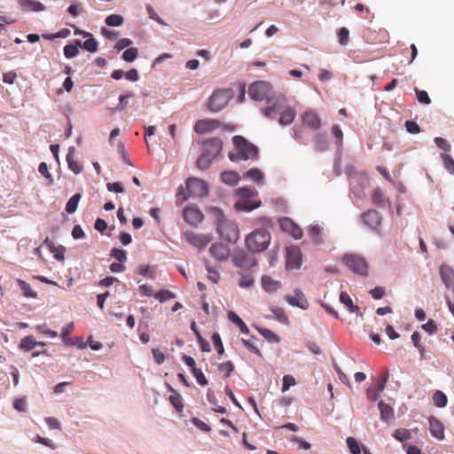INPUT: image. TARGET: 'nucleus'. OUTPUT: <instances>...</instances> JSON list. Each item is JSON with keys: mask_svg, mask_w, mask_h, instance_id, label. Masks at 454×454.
Segmentation results:
<instances>
[{"mask_svg": "<svg viewBox=\"0 0 454 454\" xmlns=\"http://www.w3.org/2000/svg\"><path fill=\"white\" fill-rule=\"evenodd\" d=\"M207 212L215 219L220 237L230 243H236L239 238V230L237 223L228 219L219 207H211Z\"/></svg>", "mask_w": 454, "mask_h": 454, "instance_id": "1", "label": "nucleus"}, {"mask_svg": "<svg viewBox=\"0 0 454 454\" xmlns=\"http://www.w3.org/2000/svg\"><path fill=\"white\" fill-rule=\"evenodd\" d=\"M234 150L229 153V159L233 161L255 160L258 157V148L241 136L232 137Z\"/></svg>", "mask_w": 454, "mask_h": 454, "instance_id": "2", "label": "nucleus"}, {"mask_svg": "<svg viewBox=\"0 0 454 454\" xmlns=\"http://www.w3.org/2000/svg\"><path fill=\"white\" fill-rule=\"evenodd\" d=\"M239 200L234 207L238 211L250 212L261 206V200H257V192L254 189L241 187L236 191Z\"/></svg>", "mask_w": 454, "mask_h": 454, "instance_id": "3", "label": "nucleus"}, {"mask_svg": "<svg viewBox=\"0 0 454 454\" xmlns=\"http://www.w3.org/2000/svg\"><path fill=\"white\" fill-rule=\"evenodd\" d=\"M270 233L265 229H257L246 238V246L252 253H261L270 244Z\"/></svg>", "mask_w": 454, "mask_h": 454, "instance_id": "4", "label": "nucleus"}, {"mask_svg": "<svg viewBox=\"0 0 454 454\" xmlns=\"http://www.w3.org/2000/svg\"><path fill=\"white\" fill-rule=\"evenodd\" d=\"M262 113L270 119L280 114L279 123L284 126L291 124L296 116V111L293 107L285 106L281 102H276L272 106L263 108Z\"/></svg>", "mask_w": 454, "mask_h": 454, "instance_id": "5", "label": "nucleus"}, {"mask_svg": "<svg viewBox=\"0 0 454 454\" xmlns=\"http://www.w3.org/2000/svg\"><path fill=\"white\" fill-rule=\"evenodd\" d=\"M271 94V85L264 81L255 82L248 88L249 97L256 101L269 100Z\"/></svg>", "mask_w": 454, "mask_h": 454, "instance_id": "6", "label": "nucleus"}, {"mask_svg": "<svg viewBox=\"0 0 454 454\" xmlns=\"http://www.w3.org/2000/svg\"><path fill=\"white\" fill-rule=\"evenodd\" d=\"M230 98L228 90H216L208 99V109L212 112H219L228 105Z\"/></svg>", "mask_w": 454, "mask_h": 454, "instance_id": "7", "label": "nucleus"}, {"mask_svg": "<svg viewBox=\"0 0 454 454\" xmlns=\"http://www.w3.org/2000/svg\"><path fill=\"white\" fill-rule=\"evenodd\" d=\"M343 262L353 272L361 276H367L368 264L364 258L357 254H346L343 257Z\"/></svg>", "mask_w": 454, "mask_h": 454, "instance_id": "8", "label": "nucleus"}, {"mask_svg": "<svg viewBox=\"0 0 454 454\" xmlns=\"http://www.w3.org/2000/svg\"><path fill=\"white\" fill-rule=\"evenodd\" d=\"M186 189L190 196L197 198L205 197L208 192L207 184L196 177H189L186 180Z\"/></svg>", "mask_w": 454, "mask_h": 454, "instance_id": "9", "label": "nucleus"}, {"mask_svg": "<svg viewBox=\"0 0 454 454\" xmlns=\"http://www.w3.org/2000/svg\"><path fill=\"white\" fill-rule=\"evenodd\" d=\"M183 216L187 223L193 226H197L204 219L203 213L196 206H187L184 207Z\"/></svg>", "mask_w": 454, "mask_h": 454, "instance_id": "10", "label": "nucleus"}, {"mask_svg": "<svg viewBox=\"0 0 454 454\" xmlns=\"http://www.w3.org/2000/svg\"><path fill=\"white\" fill-rule=\"evenodd\" d=\"M301 252L299 247H287L286 264L288 270L299 269L301 265Z\"/></svg>", "mask_w": 454, "mask_h": 454, "instance_id": "11", "label": "nucleus"}, {"mask_svg": "<svg viewBox=\"0 0 454 454\" xmlns=\"http://www.w3.org/2000/svg\"><path fill=\"white\" fill-rule=\"evenodd\" d=\"M301 120L302 124L313 131H317L321 127V119L313 110H308L301 114Z\"/></svg>", "mask_w": 454, "mask_h": 454, "instance_id": "12", "label": "nucleus"}, {"mask_svg": "<svg viewBox=\"0 0 454 454\" xmlns=\"http://www.w3.org/2000/svg\"><path fill=\"white\" fill-rule=\"evenodd\" d=\"M185 240L192 246L202 249L210 242L211 238L207 235L197 234L192 231L184 233Z\"/></svg>", "mask_w": 454, "mask_h": 454, "instance_id": "13", "label": "nucleus"}, {"mask_svg": "<svg viewBox=\"0 0 454 454\" xmlns=\"http://www.w3.org/2000/svg\"><path fill=\"white\" fill-rule=\"evenodd\" d=\"M279 224L284 231L289 233L295 239H300L303 235L301 228L287 217L282 218Z\"/></svg>", "mask_w": 454, "mask_h": 454, "instance_id": "14", "label": "nucleus"}, {"mask_svg": "<svg viewBox=\"0 0 454 454\" xmlns=\"http://www.w3.org/2000/svg\"><path fill=\"white\" fill-rule=\"evenodd\" d=\"M223 149V141L218 137L207 139L204 142V153H207L215 159Z\"/></svg>", "mask_w": 454, "mask_h": 454, "instance_id": "15", "label": "nucleus"}, {"mask_svg": "<svg viewBox=\"0 0 454 454\" xmlns=\"http://www.w3.org/2000/svg\"><path fill=\"white\" fill-rule=\"evenodd\" d=\"M220 126L221 122L217 120H199L194 125V131L198 134H206L219 128Z\"/></svg>", "mask_w": 454, "mask_h": 454, "instance_id": "16", "label": "nucleus"}, {"mask_svg": "<svg viewBox=\"0 0 454 454\" xmlns=\"http://www.w3.org/2000/svg\"><path fill=\"white\" fill-rule=\"evenodd\" d=\"M286 301L290 305L296 306L301 309H307L309 308V301L300 289H295L294 294L287 295Z\"/></svg>", "mask_w": 454, "mask_h": 454, "instance_id": "17", "label": "nucleus"}, {"mask_svg": "<svg viewBox=\"0 0 454 454\" xmlns=\"http://www.w3.org/2000/svg\"><path fill=\"white\" fill-rule=\"evenodd\" d=\"M233 262L236 266L240 268H252L256 264L255 258L245 252L237 253L233 256Z\"/></svg>", "mask_w": 454, "mask_h": 454, "instance_id": "18", "label": "nucleus"}, {"mask_svg": "<svg viewBox=\"0 0 454 454\" xmlns=\"http://www.w3.org/2000/svg\"><path fill=\"white\" fill-rule=\"evenodd\" d=\"M209 251L211 255L218 261L227 260L230 256V248L222 243L212 244Z\"/></svg>", "mask_w": 454, "mask_h": 454, "instance_id": "19", "label": "nucleus"}, {"mask_svg": "<svg viewBox=\"0 0 454 454\" xmlns=\"http://www.w3.org/2000/svg\"><path fill=\"white\" fill-rule=\"evenodd\" d=\"M364 223L370 228L375 230L381 223V218L378 211L370 209L363 215Z\"/></svg>", "mask_w": 454, "mask_h": 454, "instance_id": "20", "label": "nucleus"}, {"mask_svg": "<svg viewBox=\"0 0 454 454\" xmlns=\"http://www.w3.org/2000/svg\"><path fill=\"white\" fill-rule=\"evenodd\" d=\"M429 430L436 439L442 440L444 438V427L439 419L434 417L429 419Z\"/></svg>", "mask_w": 454, "mask_h": 454, "instance_id": "21", "label": "nucleus"}, {"mask_svg": "<svg viewBox=\"0 0 454 454\" xmlns=\"http://www.w3.org/2000/svg\"><path fill=\"white\" fill-rule=\"evenodd\" d=\"M19 4L25 11L41 12L44 10V5L35 0H18Z\"/></svg>", "mask_w": 454, "mask_h": 454, "instance_id": "22", "label": "nucleus"}, {"mask_svg": "<svg viewBox=\"0 0 454 454\" xmlns=\"http://www.w3.org/2000/svg\"><path fill=\"white\" fill-rule=\"evenodd\" d=\"M441 276L442 281L448 288L454 287V270L450 267H441Z\"/></svg>", "mask_w": 454, "mask_h": 454, "instance_id": "23", "label": "nucleus"}, {"mask_svg": "<svg viewBox=\"0 0 454 454\" xmlns=\"http://www.w3.org/2000/svg\"><path fill=\"white\" fill-rule=\"evenodd\" d=\"M221 179L224 184H226L228 185L234 186V185L238 184V183L240 179V176L238 172L233 171V170H229V171H223L221 174Z\"/></svg>", "mask_w": 454, "mask_h": 454, "instance_id": "24", "label": "nucleus"}, {"mask_svg": "<svg viewBox=\"0 0 454 454\" xmlns=\"http://www.w3.org/2000/svg\"><path fill=\"white\" fill-rule=\"evenodd\" d=\"M340 301L343 303L350 313L360 314L359 307L353 304L351 297L346 292H341L340 294Z\"/></svg>", "mask_w": 454, "mask_h": 454, "instance_id": "25", "label": "nucleus"}, {"mask_svg": "<svg viewBox=\"0 0 454 454\" xmlns=\"http://www.w3.org/2000/svg\"><path fill=\"white\" fill-rule=\"evenodd\" d=\"M262 286L266 292H274L280 288L281 284L270 276H262Z\"/></svg>", "mask_w": 454, "mask_h": 454, "instance_id": "26", "label": "nucleus"}, {"mask_svg": "<svg viewBox=\"0 0 454 454\" xmlns=\"http://www.w3.org/2000/svg\"><path fill=\"white\" fill-rule=\"evenodd\" d=\"M86 38L87 39L83 43L76 40L75 43L90 52H96L98 51V42L94 39L92 34H90V36H87Z\"/></svg>", "mask_w": 454, "mask_h": 454, "instance_id": "27", "label": "nucleus"}, {"mask_svg": "<svg viewBox=\"0 0 454 454\" xmlns=\"http://www.w3.org/2000/svg\"><path fill=\"white\" fill-rule=\"evenodd\" d=\"M378 407H379V410H380V418L382 420H385V421H389L390 419H393L394 417V411H393V408L385 403L384 402L380 401L379 403H378Z\"/></svg>", "mask_w": 454, "mask_h": 454, "instance_id": "28", "label": "nucleus"}, {"mask_svg": "<svg viewBox=\"0 0 454 454\" xmlns=\"http://www.w3.org/2000/svg\"><path fill=\"white\" fill-rule=\"evenodd\" d=\"M228 319L236 325L241 333L247 334L249 333V329L244 321L233 311H230L228 313Z\"/></svg>", "mask_w": 454, "mask_h": 454, "instance_id": "29", "label": "nucleus"}, {"mask_svg": "<svg viewBox=\"0 0 454 454\" xmlns=\"http://www.w3.org/2000/svg\"><path fill=\"white\" fill-rule=\"evenodd\" d=\"M37 345H42L43 346L44 343L43 342H37L35 340V339L33 337V336H27L25 338H23L21 340H20V347L23 349H26V350H31L33 348H35Z\"/></svg>", "mask_w": 454, "mask_h": 454, "instance_id": "30", "label": "nucleus"}, {"mask_svg": "<svg viewBox=\"0 0 454 454\" xmlns=\"http://www.w3.org/2000/svg\"><path fill=\"white\" fill-rule=\"evenodd\" d=\"M17 284L21 289L23 295L27 298H35L37 296L36 292H35L30 285L22 279H17Z\"/></svg>", "mask_w": 454, "mask_h": 454, "instance_id": "31", "label": "nucleus"}, {"mask_svg": "<svg viewBox=\"0 0 454 454\" xmlns=\"http://www.w3.org/2000/svg\"><path fill=\"white\" fill-rule=\"evenodd\" d=\"M321 233L322 228L317 224L311 225L309 228V235L315 244H320L322 242Z\"/></svg>", "mask_w": 454, "mask_h": 454, "instance_id": "32", "label": "nucleus"}, {"mask_svg": "<svg viewBox=\"0 0 454 454\" xmlns=\"http://www.w3.org/2000/svg\"><path fill=\"white\" fill-rule=\"evenodd\" d=\"M81 197L80 193H75L68 200L66 205V211L68 214H73L76 211Z\"/></svg>", "mask_w": 454, "mask_h": 454, "instance_id": "33", "label": "nucleus"}, {"mask_svg": "<svg viewBox=\"0 0 454 454\" xmlns=\"http://www.w3.org/2000/svg\"><path fill=\"white\" fill-rule=\"evenodd\" d=\"M214 160L213 157L203 153L197 160V167L201 170L207 169Z\"/></svg>", "mask_w": 454, "mask_h": 454, "instance_id": "34", "label": "nucleus"}, {"mask_svg": "<svg viewBox=\"0 0 454 454\" xmlns=\"http://www.w3.org/2000/svg\"><path fill=\"white\" fill-rule=\"evenodd\" d=\"M372 200L377 207H383L386 200L383 192L380 188H376L372 191Z\"/></svg>", "mask_w": 454, "mask_h": 454, "instance_id": "35", "label": "nucleus"}, {"mask_svg": "<svg viewBox=\"0 0 454 454\" xmlns=\"http://www.w3.org/2000/svg\"><path fill=\"white\" fill-rule=\"evenodd\" d=\"M170 390L173 392V395L169 396V402L175 407V409L180 412L184 409L182 397L180 394L176 392L173 388H171Z\"/></svg>", "mask_w": 454, "mask_h": 454, "instance_id": "36", "label": "nucleus"}, {"mask_svg": "<svg viewBox=\"0 0 454 454\" xmlns=\"http://www.w3.org/2000/svg\"><path fill=\"white\" fill-rule=\"evenodd\" d=\"M433 401L435 406L443 408L447 404V396L443 392L437 390L433 395Z\"/></svg>", "mask_w": 454, "mask_h": 454, "instance_id": "37", "label": "nucleus"}, {"mask_svg": "<svg viewBox=\"0 0 454 454\" xmlns=\"http://www.w3.org/2000/svg\"><path fill=\"white\" fill-rule=\"evenodd\" d=\"M67 161L68 168L74 173L79 174L82 170V167L74 160V154L72 152H68L67 154Z\"/></svg>", "mask_w": 454, "mask_h": 454, "instance_id": "38", "label": "nucleus"}, {"mask_svg": "<svg viewBox=\"0 0 454 454\" xmlns=\"http://www.w3.org/2000/svg\"><path fill=\"white\" fill-rule=\"evenodd\" d=\"M73 329H74V323L71 322L67 326H65L61 331L60 335L63 340V342L66 345H73L74 344L72 339L68 336L69 333L73 331Z\"/></svg>", "mask_w": 454, "mask_h": 454, "instance_id": "39", "label": "nucleus"}, {"mask_svg": "<svg viewBox=\"0 0 454 454\" xmlns=\"http://www.w3.org/2000/svg\"><path fill=\"white\" fill-rule=\"evenodd\" d=\"M246 177L250 178L256 183H261L264 177V175L258 168H251L246 173Z\"/></svg>", "mask_w": 454, "mask_h": 454, "instance_id": "40", "label": "nucleus"}, {"mask_svg": "<svg viewBox=\"0 0 454 454\" xmlns=\"http://www.w3.org/2000/svg\"><path fill=\"white\" fill-rule=\"evenodd\" d=\"M123 18L118 14H111L106 17V23L110 27H118L123 23Z\"/></svg>", "mask_w": 454, "mask_h": 454, "instance_id": "41", "label": "nucleus"}, {"mask_svg": "<svg viewBox=\"0 0 454 454\" xmlns=\"http://www.w3.org/2000/svg\"><path fill=\"white\" fill-rule=\"evenodd\" d=\"M137 55L138 50L137 48L130 47L122 53V59L127 62H132L137 59Z\"/></svg>", "mask_w": 454, "mask_h": 454, "instance_id": "42", "label": "nucleus"}, {"mask_svg": "<svg viewBox=\"0 0 454 454\" xmlns=\"http://www.w3.org/2000/svg\"><path fill=\"white\" fill-rule=\"evenodd\" d=\"M79 45L75 44H67L64 47V55L67 59H71L75 57L79 53Z\"/></svg>", "mask_w": 454, "mask_h": 454, "instance_id": "43", "label": "nucleus"}, {"mask_svg": "<svg viewBox=\"0 0 454 454\" xmlns=\"http://www.w3.org/2000/svg\"><path fill=\"white\" fill-rule=\"evenodd\" d=\"M394 437L403 442L411 438V433L408 429L399 428L395 431Z\"/></svg>", "mask_w": 454, "mask_h": 454, "instance_id": "44", "label": "nucleus"}, {"mask_svg": "<svg viewBox=\"0 0 454 454\" xmlns=\"http://www.w3.org/2000/svg\"><path fill=\"white\" fill-rule=\"evenodd\" d=\"M347 445L351 454H360V445L354 437H348L347 439Z\"/></svg>", "mask_w": 454, "mask_h": 454, "instance_id": "45", "label": "nucleus"}, {"mask_svg": "<svg viewBox=\"0 0 454 454\" xmlns=\"http://www.w3.org/2000/svg\"><path fill=\"white\" fill-rule=\"evenodd\" d=\"M153 296L160 302L175 298V294L168 290H160L154 294Z\"/></svg>", "mask_w": 454, "mask_h": 454, "instance_id": "46", "label": "nucleus"}, {"mask_svg": "<svg viewBox=\"0 0 454 454\" xmlns=\"http://www.w3.org/2000/svg\"><path fill=\"white\" fill-rule=\"evenodd\" d=\"M415 93L419 103L425 105H429L431 103V99L426 90H421L418 88H415Z\"/></svg>", "mask_w": 454, "mask_h": 454, "instance_id": "47", "label": "nucleus"}, {"mask_svg": "<svg viewBox=\"0 0 454 454\" xmlns=\"http://www.w3.org/2000/svg\"><path fill=\"white\" fill-rule=\"evenodd\" d=\"M212 341H213V344H214L217 353L220 355H223L224 352V348H223V342H222L219 333H215L212 335Z\"/></svg>", "mask_w": 454, "mask_h": 454, "instance_id": "48", "label": "nucleus"}, {"mask_svg": "<svg viewBox=\"0 0 454 454\" xmlns=\"http://www.w3.org/2000/svg\"><path fill=\"white\" fill-rule=\"evenodd\" d=\"M339 43L341 45H347L349 40V31L346 27H340L338 33Z\"/></svg>", "mask_w": 454, "mask_h": 454, "instance_id": "49", "label": "nucleus"}, {"mask_svg": "<svg viewBox=\"0 0 454 454\" xmlns=\"http://www.w3.org/2000/svg\"><path fill=\"white\" fill-rule=\"evenodd\" d=\"M296 384L295 379L294 376L286 374L283 377V384H282V392H286L289 389L290 387L294 386Z\"/></svg>", "mask_w": 454, "mask_h": 454, "instance_id": "50", "label": "nucleus"}, {"mask_svg": "<svg viewBox=\"0 0 454 454\" xmlns=\"http://www.w3.org/2000/svg\"><path fill=\"white\" fill-rule=\"evenodd\" d=\"M219 371L223 373H224L225 377H230L231 373L234 370V365L231 361L223 363L218 367Z\"/></svg>", "mask_w": 454, "mask_h": 454, "instance_id": "51", "label": "nucleus"}, {"mask_svg": "<svg viewBox=\"0 0 454 454\" xmlns=\"http://www.w3.org/2000/svg\"><path fill=\"white\" fill-rule=\"evenodd\" d=\"M111 256L120 262H123L127 260L126 251L118 248H113L111 250Z\"/></svg>", "mask_w": 454, "mask_h": 454, "instance_id": "52", "label": "nucleus"}, {"mask_svg": "<svg viewBox=\"0 0 454 454\" xmlns=\"http://www.w3.org/2000/svg\"><path fill=\"white\" fill-rule=\"evenodd\" d=\"M254 284V278L250 274H244L242 275L239 286L242 288H247L252 286Z\"/></svg>", "mask_w": 454, "mask_h": 454, "instance_id": "53", "label": "nucleus"}, {"mask_svg": "<svg viewBox=\"0 0 454 454\" xmlns=\"http://www.w3.org/2000/svg\"><path fill=\"white\" fill-rule=\"evenodd\" d=\"M442 160L448 171L454 175V159L450 155L444 154L442 155Z\"/></svg>", "mask_w": 454, "mask_h": 454, "instance_id": "54", "label": "nucleus"}, {"mask_svg": "<svg viewBox=\"0 0 454 454\" xmlns=\"http://www.w3.org/2000/svg\"><path fill=\"white\" fill-rule=\"evenodd\" d=\"M192 372L193 376L196 378V380L200 385H201V386L207 385V383H208L207 380L200 369L197 368L194 371H192Z\"/></svg>", "mask_w": 454, "mask_h": 454, "instance_id": "55", "label": "nucleus"}, {"mask_svg": "<svg viewBox=\"0 0 454 454\" xmlns=\"http://www.w3.org/2000/svg\"><path fill=\"white\" fill-rule=\"evenodd\" d=\"M134 96V93L133 92H130L127 95H121L120 96L119 98V104L116 107V110L118 111H122L123 109L126 108V106H128V98H130V97H133Z\"/></svg>", "mask_w": 454, "mask_h": 454, "instance_id": "56", "label": "nucleus"}, {"mask_svg": "<svg viewBox=\"0 0 454 454\" xmlns=\"http://www.w3.org/2000/svg\"><path fill=\"white\" fill-rule=\"evenodd\" d=\"M405 127L407 131L411 134H418L420 131L419 126L413 121H406Z\"/></svg>", "mask_w": 454, "mask_h": 454, "instance_id": "57", "label": "nucleus"}, {"mask_svg": "<svg viewBox=\"0 0 454 454\" xmlns=\"http://www.w3.org/2000/svg\"><path fill=\"white\" fill-rule=\"evenodd\" d=\"M152 353L157 364H162L165 361V355L159 348H153Z\"/></svg>", "mask_w": 454, "mask_h": 454, "instance_id": "58", "label": "nucleus"}, {"mask_svg": "<svg viewBox=\"0 0 454 454\" xmlns=\"http://www.w3.org/2000/svg\"><path fill=\"white\" fill-rule=\"evenodd\" d=\"M278 320L283 324H288L289 319L283 309H276L273 310Z\"/></svg>", "mask_w": 454, "mask_h": 454, "instance_id": "59", "label": "nucleus"}, {"mask_svg": "<svg viewBox=\"0 0 454 454\" xmlns=\"http://www.w3.org/2000/svg\"><path fill=\"white\" fill-rule=\"evenodd\" d=\"M207 278L215 284L220 280V274L210 266L207 265Z\"/></svg>", "mask_w": 454, "mask_h": 454, "instance_id": "60", "label": "nucleus"}, {"mask_svg": "<svg viewBox=\"0 0 454 454\" xmlns=\"http://www.w3.org/2000/svg\"><path fill=\"white\" fill-rule=\"evenodd\" d=\"M38 171L40 172V174H42L44 177H46L47 179H49L50 183L52 184L53 180H52V176L51 175V173L49 172L48 170V166L45 162H41L39 167H38Z\"/></svg>", "mask_w": 454, "mask_h": 454, "instance_id": "61", "label": "nucleus"}, {"mask_svg": "<svg viewBox=\"0 0 454 454\" xmlns=\"http://www.w3.org/2000/svg\"><path fill=\"white\" fill-rule=\"evenodd\" d=\"M106 188L109 192H123L124 189L121 183H107Z\"/></svg>", "mask_w": 454, "mask_h": 454, "instance_id": "62", "label": "nucleus"}, {"mask_svg": "<svg viewBox=\"0 0 454 454\" xmlns=\"http://www.w3.org/2000/svg\"><path fill=\"white\" fill-rule=\"evenodd\" d=\"M372 297L375 300L381 299L385 295V290L381 286H377L370 291Z\"/></svg>", "mask_w": 454, "mask_h": 454, "instance_id": "63", "label": "nucleus"}, {"mask_svg": "<svg viewBox=\"0 0 454 454\" xmlns=\"http://www.w3.org/2000/svg\"><path fill=\"white\" fill-rule=\"evenodd\" d=\"M132 44V41L129 38H122V39H120L116 44H115V49L118 50L119 51L127 48V47H129L130 45Z\"/></svg>", "mask_w": 454, "mask_h": 454, "instance_id": "64", "label": "nucleus"}]
</instances>
